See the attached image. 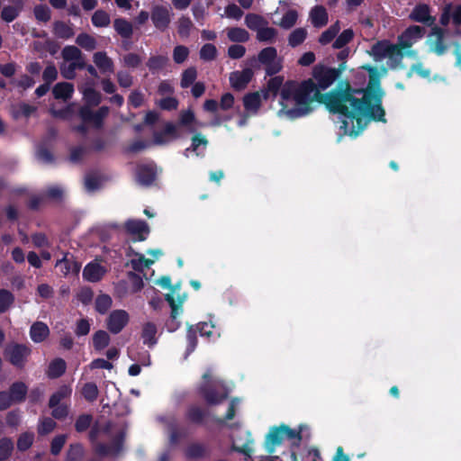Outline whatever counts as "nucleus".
Instances as JSON below:
<instances>
[{
	"instance_id": "nucleus-62",
	"label": "nucleus",
	"mask_w": 461,
	"mask_h": 461,
	"mask_svg": "<svg viewBox=\"0 0 461 461\" xmlns=\"http://www.w3.org/2000/svg\"><path fill=\"white\" fill-rule=\"evenodd\" d=\"M122 63L128 68H137L141 63V58L135 53H128L122 58Z\"/></svg>"
},
{
	"instance_id": "nucleus-22",
	"label": "nucleus",
	"mask_w": 461,
	"mask_h": 461,
	"mask_svg": "<svg viewBox=\"0 0 461 461\" xmlns=\"http://www.w3.org/2000/svg\"><path fill=\"white\" fill-rule=\"evenodd\" d=\"M30 334L34 342L40 343L49 336L50 330L44 322L37 321L31 327Z\"/></svg>"
},
{
	"instance_id": "nucleus-17",
	"label": "nucleus",
	"mask_w": 461,
	"mask_h": 461,
	"mask_svg": "<svg viewBox=\"0 0 461 461\" xmlns=\"http://www.w3.org/2000/svg\"><path fill=\"white\" fill-rule=\"evenodd\" d=\"M452 18L453 23L456 25L461 24V6H453L451 5H446L443 10V14L440 17V23L443 25H447Z\"/></svg>"
},
{
	"instance_id": "nucleus-47",
	"label": "nucleus",
	"mask_w": 461,
	"mask_h": 461,
	"mask_svg": "<svg viewBox=\"0 0 461 461\" xmlns=\"http://www.w3.org/2000/svg\"><path fill=\"white\" fill-rule=\"evenodd\" d=\"M112 298L107 294H101L95 299V309L98 312L104 314L112 306Z\"/></svg>"
},
{
	"instance_id": "nucleus-6",
	"label": "nucleus",
	"mask_w": 461,
	"mask_h": 461,
	"mask_svg": "<svg viewBox=\"0 0 461 461\" xmlns=\"http://www.w3.org/2000/svg\"><path fill=\"white\" fill-rule=\"evenodd\" d=\"M258 59L265 66L268 75H275L282 69V59L278 57L277 50L274 47H267L261 50L258 55Z\"/></svg>"
},
{
	"instance_id": "nucleus-1",
	"label": "nucleus",
	"mask_w": 461,
	"mask_h": 461,
	"mask_svg": "<svg viewBox=\"0 0 461 461\" xmlns=\"http://www.w3.org/2000/svg\"><path fill=\"white\" fill-rule=\"evenodd\" d=\"M369 72V83L366 91H332L322 95L321 90L328 88L336 79L335 69L316 66L312 80L301 83L289 81L281 93L279 116L296 118L309 113L314 102L323 103L333 113L343 117L341 128L345 134L357 136L364 130L370 118L384 121V111L380 104L383 92L379 87V75L371 66H363Z\"/></svg>"
},
{
	"instance_id": "nucleus-33",
	"label": "nucleus",
	"mask_w": 461,
	"mask_h": 461,
	"mask_svg": "<svg viewBox=\"0 0 461 461\" xmlns=\"http://www.w3.org/2000/svg\"><path fill=\"white\" fill-rule=\"evenodd\" d=\"M157 326L152 322H146L142 328V339L144 344L151 347L156 344Z\"/></svg>"
},
{
	"instance_id": "nucleus-30",
	"label": "nucleus",
	"mask_w": 461,
	"mask_h": 461,
	"mask_svg": "<svg viewBox=\"0 0 461 461\" xmlns=\"http://www.w3.org/2000/svg\"><path fill=\"white\" fill-rule=\"evenodd\" d=\"M85 63L62 61L59 69L63 77L67 79H73L76 77V70L77 68H83Z\"/></svg>"
},
{
	"instance_id": "nucleus-46",
	"label": "nucleus",
	"mask_w": 461,
	"mask_h": 461,
	"mask_svg": "<svg viewBox=\"0 0 461 461\" xmlns=\"http://www.w3.org/2000/svg\"><path fill=\"white\" fill-rule=\"evenodd\" d=\"M83 456V447L80 444H72L67 452L66 461H80Z\"/></svg>"
},
{
	"instance_id": "nucleus-7",
	"label": "nucleus",
	"mask_w": 461,
	"mask_h": 461,
	"mask_svg": "<svg viewBox=\"0 0 461 461\" xmlns=\"http://www.w3.org/2000/svg\"><path fill=\"white\" fill-rule=\"evenodd\" d=\"M424 32V28L420 26H410L399 36L398 47L402 49L411 47L416 41L423 37Z\"/></svg>"
},
{
	"instance_id": "nucleus-3",
	"label": "nucleus",
	"mask_w": 461,
	"mask_h": 461,
	"mask_svg": "<svg viewBox=\"0 0 461 461\" xmlns=\"http://www.w3.org/2000/svg\"><path fill=\"white\" fill-rule=\"evenodd\" d=\"M303 427L301 426L299 430L290 429L286 425L272 428L266 437L265 447L268 453H273L276 447L283 443L285 439H302Z\"/></svg>"
},
{
	"instance_id": "nucleus-10",
	"label": "nucleus",
	"mask_w": 461,
	"mask_h": 461,
	"mask_svg": "<svg viewBox=\"0 0 461 461\" xmlns=\"http://www.w3.org/2000/svg\"><path fill=\"white\" fill-rule=\"evenodd\" d=\"M151 20L157 29L165 31L171 22L170 9L162 5L154 6L151 12Z\"/></svg>"
},
{
	"instance_id": "nucleus-37",
	"label": "nucleus",
	"mask_w": 461,
	"mask_h": 461,
	"mask_svg": "<svg viewBox=\"0 0 461 461\" xmlns=\"http://www.w3.org/2000/svg\"><path fill=\"white\" fill-rule=\"evenodd\" d=\"M36 111V107L33 105H30L25 103H21L17 105H14L12 108L13 116L15 119H19L21 117H29Z\"/></svg>"
},
{
	"instance_id": "nucleus-34",
	"label": "nucleus",
	"mask_w": 461,
	"mask_h": 461,
	"mask_svg": "<svg viewBox=\"0 0 461 461\" xmlns=\"http://www.w3.org/2000/svg\"><path fill=\"white\" fill-rule=\"evenodd\" d=\"M355 36V32L352 29H346L341 32L339 34L336 36L335 41L332 43L333 49H343L347 44H348Z\"/></svg>"
},
{
	"instance_id": "nucleus-2",
	"label": "nucleus",
	"mask_w": 461,
	"mask_h": 461,
	"mask_svg": "<svg viewBox=\"0 0 461 461\" xmlns=\"http://www.w3.org/2000/svg\"><path fill=\"white\" fill-rule=\"evenodd\" d=\"M90 440L95 443V451L100 455H114L122 448V431L115 429L107 420H98L89 434Z\"/></svg>"
},
{
	"instance_id": "nucleus-9",
	"label": "nucleus",
	"mask_w": 461,
	"mask_h": 461,
	"mask_svg": "<svg viewBox=\"0 0 461 461\" xmlns=\"http://www.w3.org/2000/svg\"><path fill=\"white\" fill-rule=\"evenodd\" d=\"M31 350L23 346L18 344L9 345L5 348V355L9 361L16 366H23L27 357L30 355Z\"/></svg>"
},
{
	"instance_id": "nucleus-42",
	"label": "nucleus",
	"mask_w": 461,
	"mask_h": 461,
	"mask_svg": "<svg viewBox=\"0 0 461 461\" xmlns=\"http://www.w3.org/2000/svg\"><path fill=\"white\" fill-rule=\"evenodd\" d=\"M154 263V259H148L144 255L135 253V258L131 260L132 268L136 271H143Z\"/></svg>"
},
{
	"instance_id": "nucleus-60",
	"label": "nucleus",
	"mask_w": 461,
	"mask_h": 461,
	"mask_svg": "<svg viewBox=\"0 0 461 461\" xmlns=\"http://www.w3.org/2000/svg\"><path fill=\"white\" fill-rule=\"evenodd\" d=\"M224 13H225L226 17H228L230 19H234V20H240L243 15V12L240 9V7L235 4L228 5L225 7Z\"/></svg>"
},
{
	"instance_id": "nucleus-38",
	"label": "nucleus",
	"mask_w": 461,
	"mask_h": 461,
	"mask_svg": "<svg viewBox=\"0 0 461 461\" xmlns=\"http://www.w3.org/2000/svg\"><path fill=\"white\" fill-rule=\"evenodd\" d=\"M168 59L166 56L155 55L151 56L147 61V67L152 72L163 69L167 64Z\"/></svg>"
},
{
	"instance_id": "nucleus-44",
	"label": "nucleus",
	"mask_w": 461,
	"mask_h": 461,
	"mask_svg": "<svg viewBox=\"0 0 461 461\" xmlns=\"http://www.w3.org/2000/svg\"><path fill=\"white\" fill-rule=\"evenodd\" d=\"M110 22V15L103 10H97L92 16V23L95 27H107Z\"/></svg>"
},
{
	"instance_id": "nucleus-12",
	"label": "nucleus",
	"mask_w": 461,
	"mask_h": 461,
	"mask_svg": "<svg viewBox=\"0 0 461 461\" xmlns=\"http://www.w3.org/2000/svg\"><path fill=\"white\" fill-rule=\"evenodd\" d=\"M106 273L104 267L98 262L87 264L83 270V277L89 282H98Z\"/></svg>"
},
{
	"instance_id": "nucleus-59",
	"label": "nucleus",
	"mask_w": 461,
	"mask_h": 461,
	"mask_svg": "<svg viewBox=\"0 0 461 461\" xmlns=\"http://www.w3.org/2000/svg\"><path fill=\"white\" fill-rule=\"evenodd\" d=\"M33 439V433H23L18 438L17 447L22 451L28 449L32 446Z\"/></svg>"
},
{
	"instance_id": "nucleus-57",
	"label": "nucleus",
	"mask_w": 461,
	"mask_h": 461,
	"mask_svg": "<svg viewBox=\"0 0 461 461\" xmlns=\"http://www.w3.org/2000/svg\"><path fill=\"white\" fill-rule=\"evenodd\" d=\"M14 444L9 438H2L0 440V461L5 460L13 450Z\"/></svg>"
},
{
	"instance_id": "nucleus-31",
	"label": "nucleus",
	"mask_w": 461,
	"mask_h": 461,
	"mask_svg": "<svg viewBox=\"0 0 461 461\" xmlns=\"http://www.w3.org/2000/svg\"><path fill=\"white\" fill-rule=\"evenodd\" d=\"M53 33L56 37L63 40L71 38L74 35L72 27L64 22H55L53 23Z\"/></svg>"
},
{
	"instance_id": "nucleus-13",
	"label": "nucleus",
	"mask_w": 461,
	"mask_h": 461,
	"mask_svg": "<svg viewBox=\"0 0 461 461\" xmlns=\"http://www.w3.org/2000/svg\"><path fill=\"white\" fill-rule=\"evenodd\" d=\"M125 226L131 234L137 236L138 240H144L149 232L148 224L140 220H130Z\"/></svg>"
},
{
	"instance_id": "nucleus-19",
	"label": "nucleus",
	"mask_w": 461,
	"mask_h": 461,
	"mask_svg": "<svg viewBox=\"0 0 461 461\" xmlns=\"http://www.w3.org/2000/svg\"><path fill=\"white\" fill-rule=\"evenodd\" d=\"M410 18L422 23H432L434 18L429 14V7L427 5H418L410 14Z\"/></svg>"
},
{
	"instance_id": "nucleus-51",
	"label": "nucleus",
	"mask_w": 461,
	"mask_h": 461,
	"mask_svg": "<svg viewBox=\"0 0 461 461\" xmlns=\"http://www.w3.org/2000/svg\"><path fill=\"white\" fill-rule=\"evenodd\" d=\"M71 393V389L63 386L58 392H56L50 399L49 406L55 407L56 405L61 404L60 402L62 399L68 397Z\"/></svg>"
},
{
	"instance_id": "nucleus-52",
	"label": "nucleus",
	"mask_w": 461,
	"mask_h": 461,
	"mask_svg": "<svg viewBox=\"0 0 461 461\" xmlns=\"http://www.w3.org/2000/svg\"><path fill=\"white\" fill-rule=\"evenodd\" d=\"M217 56V49L211 43L204 44L200 50V58L205 61L213 60Z\"/></svg>"
},
{
	"instance_id": "nucleus-54",
	"label": "nucleus",
	"mask_w": 461,
	"mask_h": 461,
	"mask_svg": "<svg viewBox=\"0 0 461 461\" xmlns=\"http://www.w3.org/2000/svg\"><path fill=\"white\" fill-rule=\"evenodd\" d=\"M21 6H5L2 10L1 17L7 23L13 22L19 14Z\"/></svg>"
},
{
	"instance_id": "nucleus-25",
	"label": "nucleus",
	"mask_w": 461,
	"mask_h": 461,
	"mask_svg": "<svg viewBox=\"0 0 461 461\" xmlns=\"http://www.w3.org/2000/svg\"><path fill=\"white\" fill-rule=\"evenodd\" d=\"M340 31L339 22L337 21L332 25H330L327 30L321 32L318 39V42L321 45H327L335 41L336 36Z\"/></svg>"
},
{
	"instance_id": "nucleus-35",
	"label": "nucleus",
	"mask_w": 461,
	"mask_h": 461,
	"mask_svg": "<svg viewBox=\"0 0 461 461\" xmlns=\"http://www.w3.org/2000/svg\"><path fill=\"white\" fill-rule=\"evenodd\" d=\"M308 35L305 28H296L288 36V44L294 48L302 44Z\"/></svg>"
},
{
	"instance_id": "nucleus-21",
	"label": "nucleus",
	"mask_w": 461,
	"mask_h": 461,
	"mask_svg": "<svg viewBox=\"0 0 461 461\" xmlns=\"http://www.w3.org/2000/svg\"><path fill=\"white\" fill-rule=\"evenodd\" d=\"M267 23V20L263 16L253 13L246 14L244 19L245 25L256 33L260 31L262 27H264Z\"/></svg>"
},
{
	"instance_id": "nucleus-8",
	"label": "nucleus",
	"mask_w": 461,
	"mask_h": 461,
	"mask_svg": "<svg viewBox=\"0 0 461 461\" xmlns=\"http://www.w3.org/2000/svg\"><path fill=\"white\" fill-rule=\"evenodd\" d=\"M130 316L124 310L113 311L107 318V329L113 334L119 333L129 322Z\"/></svg>"
},
{
	"instance_id": "nucleus-63",
	"label": "nucleus",
	"mask_w": 461,
	"mask_h": 461,
	"mask_svg": "<svg viewBox=\"0 0 461 461\" xmlns=\"http://www.w3.org/2000/svg\"><path fill=\"white\" fill-rule=\"evenodd\" d=\"M34 14L38 21L48 22L50 19V11L49 7L44 5H38L34 8Z\"/></svg>"
},
{
	"instance_id": "nucleus-20",
	"label": "nucleus",
	"mask_w": 461,
	"mask_h": 461,
	"mask_svg": "<svg viewBox=\"0 0 461 461\" xmlns=\"http://www.w3.org/2000/svg\"><path fill=\"white\" fill-rule=\"evenodd\" d=\"M262 99H264L262 92H256L245 95L243 102L247 112L256 113L261 105Z\"/></svg>"
},
{
	"instance_id": "nucleus-16",
	"label": "nucleus",
	"mask_w": 461,
	"mask_h": 461,
	"mask_svg": "<svg viewBox=\"0 0 461 461\" xmlns=\"http://www.w3.org/2000/svg\"><path fill=\"white\" fill-rule=\"evenodd\" d=\"M253 72L250 68L230 74V80L234 88L241 89L251 80Z\"/></svg>"
},
{
	"instance_id": "nucleus-41",
	"label": "nucleus",
	"mask_w": 461,
	"mask_h": 461,
	"mask_svg": "<svg viewBox=\"0 0 461 461\" xmlns=\"http://www.w3.org/2000/svg\"><path fill=\"white\" fill-rule=\"evenodd\" d=\"M285 85V84L283 85V77H275L271 78L268 81L267 89L262 91L264 99L268 98V95L270 92L273 93L274 95H276L277 91L279 89L282 90ZM281 93L282 91H280V94ZM279 102L281 103V100Z\"/></svg>"
},
{
	"instance_id": "nucleus-40",
	"label": "nucleus",
	"mask_w": 461,
	"mask_h": 461,
	"mask_svg": "<svg viewBox=\"0 0 461 461\" xmlns=\"http://www.w3.org/2000/svg\"><path fill=\"white\" fill-rule=\"evenodd\" d=\"M76 43L87 51L94 50L97 46L95 39L87 33L78 34Z\"/></svg>"
},
{
	"instance_id": "nucleus-26",
	"label": "nucleus",
	"mask_w": 461,
	"mask_h": 461,
	"mask_svg": "<svg viewBox=\"0 0 461 461\" xmlns=\"http://www.w3.org/2000/svg\"><path fill=\"white\" fill-rule=\"evenodd\" d=\"M278 32L270 27L268 23L256 33V39L260 42L274 43L276 40Z\"/></svg>"
},
{
	"instance_id": "nucleus-39",
	"label": "nucleus",
	"mask_w": 461,
	"mask_h": 461,
	"mask_svg": "<svg viewBox=\"0 0 461 461\" xmlns=\"http://www.w3.org/2000/svg\"><path fill=\"white\" fill-rule=\"evenodd\" d=\"M298 13L295 10H288L281 18L280 22L278 23V25L285 29L288 30L294 27L298 20Z\"/></svg>"
},
{
	"instance_id": "nucleus-11",
	"label": "nucleus",
	"mask_w": 461,
	"mask_h": 461,
	"mask_svg": "<svg viewBox=\"0 0 461 461\" xmlns=\"http://www.w3.org/2000/svg\"><path fill=\"white\" fill-rule=\"evenodd\" d=\"M444 31L440 28L434 27L428 36V45L430 51L438 55H442L447 50V46L443 43Z\"/></svg>"
},
{
	"instance_id": "nucleus-23",
	"label": "nucleus",
	"mask_w": 461,
	"mask_h": 461,
	"mask_svg": "<svg viewBox=\"0 0 461 461\" xmlns=\"http://www.w3.org/2000/svg\"><path fill=\"white\" fill-rule=\"evenodd\" d=\"M52 93L57 99L67 101L71 98L74 93V86L68 82L58 83L52 90Z\"/></svg>"
},
{
	"instance_id": "nucleus-43",
	"label": "nucleus",
	"mask_w": 461,
	"mask_h": 461,
	"mask_svg": "<svg viewBox=\"0 0 461 461\" xmlns=\"http://www.w3.org/2000/svg\"><path fill=\"white\" fill-rule=\"evenodd\" d=\"M113 27L115 31L124 38H129L132 34V26L131 23L124 19L114 20Z\"/></svg>"
},
{
	"instance_id": "nucleus-24",
	"label": "nucleus",
	"mask_w": 461,
	"mask_h": 461,
	"mask_svg": "<svg viewBox=\"0 0 461 461\" xmlns=\"http://www.w3.org/2000/svg\"><path fill=\"white\" fill-rule=\"evenodd\" d=\"M61 56L63 61L85 63L83 53L75 46H66L61 51Z\"/></svg>"
},
{
	"instance_id": "nucleus-36",
	"label": "nucleus",
	"mask_w": 461,
	"mask_h": 461,
	"mask_svg": "<svg viewBox=\"0 0 461 461\" xmlns=\"http://www.w3.org/2000/svg\"><path fill=\"white\" fill-rule=\"evenodd\" d=\"M110 336L104 330H98L93 336V346L95 350L101 351L110 343Z\"/></svg>"
},
{
	"instance_id": "nucleus-50",
	"label": "nucleus",
	"mask_w": 461,
	"mask_h": 461,
	"mask_svg": "<svg viewBox=\"0 0 461 461\" xmlns=\"http://www.w3.org/2000/svg\"><path fill=\"white\" fill-rule=\"evenodd\" d=\"M197 72L194 67L188 68L182 73L181 86L186 88L190 86L196 79Z\"/></svg>"
},
{
	"instance_id": "nucleus-61",
	"label": "nucleus",
	"mask_w": 461,
	"mask_h": 461,
	"mask_svg": "<svg viewBox=\"0 0 461 461\" xmlns=\"http://www.w3.org/2000/svg\"><path fill=\"white\" fill-rule=\"evenodd\" d=\"M205 447L201 444H192L186 449L187 456L191 458H198L204 455Z\"/></svg>"
},
{
	"instance_id": "nucleus-53",
	"label": "nucleus",
	"mask_w": 461,
	"mask_h": 461,
	"mask_svg": "<svg viewBox=\"0 0 461 461\" xmlns=\"http://www.w3.org/2000/svg\"><path fill=\"white\" fill-rule=\"evenodd\" d=\"M82 394L86 400L93 402L98 396V388L94 383H87L82 388Z\"/></svg>"
},
{
	"instance_id": "nucleus-48",
	"label": "nucleus",
	"mask_w": 461,
	"mask_h": 461,
	"mask_svg": "<svg viewBox=\"0 0 461 461\" xmlns=\"http://www.w3.org/2000/svg\"><path fill=\"white\" fill-rule=\"evenodd\" d=\"M81 117L86 122H91L95 127H99L102 123V115H99L88 108H84L81 110Z\"/></svg>"
},
{
	"instance_id": "nucleus-28",
	"label": "nucleus",
	"mask_w": 461,
	"mask_h": 461,
	"mask_svg": "<svg viewBox=\"0 0 461 461\" xmlns=\"http://www.w3.org/2000/svg\"><path fill=\"white\" fill-rule=\"evenodd\" d=\"M227 37L233 42H247L249 40V33L240 27H230L226 29Z\"/></svg>"
},
{
	"instance_id": "nucleus-14",
	"label": "nucleus",
	"mask_w": 461,
	"mask_h": 461,
	"mask_svg": "<svg viewBox=\"0 0 461 461\" xmlns=\"http://www.w3.org/2000/svg\"><path fill=\"white\" fill-rule=\"evenodd\" d=\"M179 125L185 127L188 131L194 132L197 128L203 124L195 119L194 113L191 109L183 110L179 113Z\"/></svg>"
},
{
	"instance_id": "nucleus-15",
	"label": "nucleus",
	"mask_w": 461,
	"mask_h": 461,
	"mask_svg": "<svg viewBox=\"0 0 461 461\" xmlns=\"http://www.w3.org/2000/svg\"><path fill=\"white\" fill-rule=\"evenodd\" d=\"M309 20L316 28H321L328 23L329 15L327 10L321 5H316L311 9Z\"/></svg>"
},
{
	"instance_id": "nucleus-5",
	"label": "nucleus",
	"mask_w": 461,
	"mask_h": 461,
	"mask_svg": "<svg viewBox=\"0 0 461 461\" xmlns=\"http://www.w3.org/2000/svg\"><path fill=\"white\" fill-rule=\"evenodd\" d=\"M367 53L375 61H382L384 59L394 60L402 57L398 45L393 44L388 41H380L373 44Z\"/></svg>"
},
{
	"instance_id": "nucleus-56",
	"label": "nucleus",
	"mask_w": 461,
	"mask_h": 461,
	"mask_svg": "<svg viewBox=\"0 0 461 461\" xmlns=\"http://www.w3.org/2000/svg\"><path fill=\"white\" fill-rule=\"evenodd\" d=\"M93 421V417L89 414L80 415L75 423V428L77 432H83L86 430Z\"/></svg>"
},
{
	"instance_id": "nucleus-27",
	"label": "nucleus",
	"mask_w": 461,
	"mask_h": 461,
	"mask_svg": "<svg viewBox=\"0 0 461 461\" xmlns=\"http://www.w3.org/2000/svg\"><path fill=\"white\" fill-rule=\"evenodd\" d=\"M27 386L23 382L14 383L9 390V393L14 403H19L24 401L27 393Z\"/></svg>"
},
{
	"instance_id": "nucleus-18",
	"label": "nucleus",
	"mask_w": 461,
	"mask_h": 461,
	"mask_svg": "<svg viewBox=\"0 0 461 461\" xmlns=\"http://www.w3.org/2000/svg\"><path fill=\"white\" fill-rule=\"evenodd\" d=\"M93 61L103 73H113L114 70L112 59L104 51L95 52L93 56Z\"/></svg>"
},
{
	"instance_id": "nucleus-29",
	"label": "nucleus",
	"mask_w": 461,
	"mask_h": 461,
	"mask_svg": "<svg viewBox=\"0 0 461 461\" xmlns=\"http://www.w3.org/2000/svg\"><path fill=\"white\" fill-rule=\"evenodd\" d=\"M155 178V170L149 166H140L138 168L137 179L143 185H150Z\"/></svg>"
},
{
	"instance_id": "nucleus-58",
	"label": "nucleus",
	"mask_w": 461,
	"mask_h": 461,
	"mask_svg": "<svg viewBox=\"0 0 461 461\" xmlns=\"http://www.w3.org/2000/svg\"><path fill=\"white\" fill-rule=\"evenodd\" d=\"M56 427V422L50 418H44L38 426V433L46 435L51 432Z\"/></svg>"
},
{
	"instance_id": "nucleus-64",
	"label": "nucleus",
	"mask_w": 461,
	"mask_h": 461,
	"mask_svg": "<svg viewBox=\"0 0 461 461\" xmlns=\"http://www.w3.org/2000/svg\"><path fill=\"white\" fill-rule=\"evenodd\" d=\"M193 24L188 18H181L178 22V33L181 37H187L190 33Z\"/></svg>"
},
{
	"instance_id": "nucleus-45",
	"label": "nucleus",
	"mask_w": 461,
	"mask_h": 461,
	"mask_svg": "<svg viewBox=\"0 0 461 461\" xmlns=\"http://www.w3.org/2000/svg\"><path fill=\"white\" fill-rule=\"evenodd\" d=\"M189 56V49L184 45H177L173 50V60L176 64L184 63Z\"/></svg>"
},
{
	"instance_id": "nucleus-49",
	"label": "nucleus",
	"mask_w": 461,
	"mask_h": 461,
	"mask_svg": "<svg viewBox=\"0 0 461 461\" xmlns=\"http://www.w3.org/2000/svg\"><path fill=\"white\" fill-rule=\"evenodd\" d=\"M14 295L11 292L0 290V313L6 312L14 303Z\"/></svg>"
},
{
	"instance_id": "nucleus-55",
	"label": "nucleus",
	"mask_w": 461,
	"mask_h": 461,
	"mask_svg": "<svg viewBox=\"0 0 461 461\" xmlns=\"http://www.w3.org/2000/svg\"><path fill=\"white\" fill-rule=\"evenodd\" d=\"M68 439V436L65 434L56 436L50 444V452L52 455H59L64 447L66 441Z\"/></svg>"
},
{
	"instance_id": "nucleus-4",
	"label": "nucleus",
	"mask_w": 461,
	"mask_h": 461,
	"mask_svg": "<svg viewBox=\"0 0 461 461\" xmlns=\"http://www.w3.org/2000/svg\"><path fill=\"white\" fill-rule=\"evenodd\" d=\"M203 384L201 387L203 395L209 404H218L223 401L228 392L225 388H222L221 393H215L213 387L220 386V382L214 379L211 370H208L203 376Z\"/></svg>"
},
{
	"instance_id": "nucleus-32",
	"label": "nucleus",
	"mask_w": 461,
	"mask_h": 461,
	"mask_svg": "<svg viewBox=\"0 0 461 461\" xmlns=\"http://www.w3.org/2000/svg\"><path fill=\"white\" fill-rule=\"evenodd\" d=\"M66 362L62 358H56L50 363L47 375L50 378H57L62 375L66 370Z\"/></svg>"
}]
</instances>
